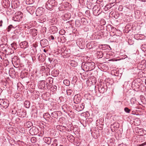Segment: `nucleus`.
I'll use <instances>...</instances> for the list:
<instances>
[{
	"instance_id": "2eb2a0df",
	"label": "nucleus",
	"mask_w": 146,
	"mask_h": 146,
	"mask_svg": "<svg viewBox=\"0 0 146 146\" xmlns=\"http://www.w3.org/2000/svg\"><path fill=\"white\" fill-rule=\"evenodd\" d=\"M44 11V9L42 7H39L37 9L36 12V14L37 16L43 15Z\"/></svg>"
},
{
	"instance_id": "cd10ccee",
	"label": "nucleus",
	"mask_w": 146,
	"mask_h": 146,
	"mask_svg": "<svg viewBox=\"0 0 146 146\" xmlns=\"http://www.w3.org/2000/svg\"><path fill=\"white\" fill-rule=\"evenodd\" d=\"M95 44L94 42H91L88 43L86 44V46L88 48H91L94 47V45Z\"/></svg>"
},
{
	"instance_id": "09e8293b",
	"label": "nucleus",
	"mask_w": 146,
	"mask_h": 146,
	"mask_svg": "<svg viewBox=\"0 0 146 146\" xmlns=\"http://www.w3.org/2000/svg\"><path fill=\"white\" fill-rule=\"evenodd\" d=\"M46 28L45 27H42L41 31L43 33H45L46 32Z\"/></svg>"
},
{
	"instance_id": "69168bd1",
	"label": "nucleus",
	"mask_w": 146,
	"mask_h": 146,
	"mask_svg": "<svg viewBox=\"0 0 146 146\" xmlns=\"http://www.w3.org/2000/svg\"><path fill=\"white\" fill-rule=\"evenodd\" d=\"M26 74L27 75H27H29V73H28L26 72Z\"/></svg>"
},
{
	"instance_id": "5fc2aeb1",
	"label": "nucleus",
	"mask_w": 146,
	"mask_h": 146,
	"mask_svg": "<svg viewBox=\"0 0 146 146\" xmlns=\"http://www.w3.org/2000/svg\"><path fill=\"white\" fill-rule=\"evenodd\" d=\"M53 58H48V60L49 62H50V63H51V62L53 60Z\"/></svg>"
},
{
	"instance_id": "ea45409f",
	"label": "nucleus",
	"mask_w": 146,
	"mask_h": 146,
	"mask_svg": "<svg viewBox=\"0 0 146 146\" xmlns=\"http://www.w3.org/2000/svg\"><path fill=\"white\" fill-rule=\"evenodd\" d=\"M1 40L3 43H7V37L5 36L3 37L2 38Z\"/></svg>"
},
{
	"instance_id": "338daca9",
	"label": "nucleus",
	"mask_w": 146,
	"mask_h": 146,
	"mask_svg": "<svg viewBox=\"0 0 146 146\" xmlns=\"http://www.w3.org/2000/svg\"><path fill=\"white\" fill-rule=\"evenodd\" d=\"M61 127H62V128H65V127H64V126H61Z\"/></svg>"
},
{
	"instance_id": "49530a36",
	"label": "nucleus",
	"mask_w": 146,
	"mask_h": 146,
	"mask_svg": "<svg viewBox=\"0 0 146 146\" xmlns=\"http://www.w3.org/2000/svg\"><path fill=\"white\" fill-rule=\"evenodd\" d=\"M51 29H54L55 32H57L58 31L57 28L56 26H52L51 27Z\"/></svg>"
},
{
	"instance_id": "aec40b11",
	"label": "nucleus",
	"mask_w": 146,
	"mask_h": 146,
	"mask_svg": "<svg viewBox=\"0 0 146 146\" xmlns=\"http://www.w3.org/2000/svg\"><path fill=\"white\" fill-rule=\"evenodd\" d=\"M43 117L44 118L46 121H49L51 118V119H53L51 115L47 113L43 114Z\"/></svg>"
},
{
	"instance_id": "bb28decb",
	"label": "nucleus",
	"mask_w": 146,
	"mask_h": 146,
	"mask_svg": "<svg viewBox=\"0 0 146 146\" xmlns=\"http://www.w3.org/2000/svg\"><path fill=\"white\" fill-rule=\"evenodd\" d=\"M31 33H32L33 36H35L37 35V30L35 29H31Z\"/></svg>"
},
{
	"instance_id": "423d86ee",
	"label": "nucleus",
	"mask_w": 146,
	"mask_h": 146,
	"mask_svg": "<svg viewBox=\"0 0 146 146\" xmlns=\"http://www.w3.org/2000/svg\"><path fill=\"white\" fill-rule=\"evenodd\" d=\"M84 107V104L82 103L81 104H76L73 106L74 109L78 111H80L83 110Z\"/></svg>"
},
{
	"instance_id": "9d476101",
	"label": "nucleus",
	"mask_w": 146,
	"mask_h": 146,
	"mask_svg": "<svg viewBox=\"0 0 146 146\" xmlns=\"http://www.w3.org/2000/svg\"><path fill=\"white\" fill-rule=\"evenodd\" d=\"M62 115V113L60 111H54L51 113V117L57 119L58 117Z\"/></svg>"
},
{
	"instance_id": "603ef678",
	"label": "nucleus",
	"mask_w": 146,
	"mask_h": 146,
	"mask_svg": "<svg viewBox=\"0 0 146 146\" xmlns=\"http://www.w3.org/2000/svg\"><path fill=\"white\" fill-rule=\"evenodd\" d=\"M49 38L50 40H53L54 39V38L53 36L51 35L49 37Z\"/></svg>"
},
{
	"instance_id": "6e6552de",
	"label": "nucleus",
	"mask_w": 146,
	"mask_h": 146,
	"mask_svg": "<svg viewBox=\"0 0 146 146\" xmlns=\"http://www.w3.org/2000/svg\"><path fill=\"white\" fill-rule=\"evenodd\" d=\"M9 101L7 100L0 99V105L3 108H7L9 106Z\"/></svg>"
},
{
	"instance_id": "e2e57ef3",
	"label": "nucleus",
	"mask_w": 146,
	"mask_h": 146,
	"mask_svg": "<svg viewBox=\"0 0 146 146\" xmlns=\"http://www.w3.org/2000/svg\"><path fill=\"white\" fill-rule=\"evenodd\" d=\"M143 1V2H146V0H142L141 1Z\"/></svg>"
},
{
	"instance_id": "c9c22d12",
	"label": "nucleus",
	"mask_w": 146,
	"mask_h": 146,
	"mask_svg": "<svg viewBox=\"0 0 146 146\" xmlns=\"http://www.w3.org/2000/svg\"><path fill=\"white\" fill-rule=\"evenodd\" d=\"M50 89L51 91H52L53 92H54L56 90L57 87L55 85L51 86Z\"/></svg>"
},
{
	"instance_id": "58836bf2",
	"label": "nucleus",
	"mask_w": 146,
	"mask_h": 146,
	"mask_svg": "<svg viewBox=\"0 0 146 146\" xmlns=\"http://www.w3.org/2000/svg\"><path fill=\"white\" fill-rule=\"evenodd\" d=\"M12 28H14L12 25H10L9 26L6 28V31L7 32H9Z\"/></svg>"
},
{
	"instance_id": "f8f14e48",
	"label": "nucleus",
	"mask_w": 146,
	"mask_h": 146,
	"mask_svg": "<svg viewBox=\"0 0 146 146\" xmlns=\"http://www.w3.org/2000/svg\"><path fill=\"white\" fill-rule=\"evenodd\" d=\"M38 131L37 128L35 127H33L30 129L29 132L32 135H35L38 133Z\"/></svg>"
},
{
	"instance_id": "412c9836",
	"label": "nucleus",
	"mask_w": 146,
	"mask_h": 146,
	"mask_svg": "<svg viewBox=\"0 0 146 146\" xmlns=\"http://www.w3.org/2000/svg\"><path fill=\"white\" fill-rule=\"evenodd\" d=\"M17 114L20 117H25L26 116V112L25 111L20 110V111L17 112Z\"/></svg>"
},
{
	"instance_id": "f257e3e1",
	"label": "nucleus",
	"mask_w": 146,
	"mask_h": 146,
	"mask_svg": "<svg viewBox=\"0 0 146 146\" xmlns=\"http://www.w3.org/2000/svg\"><path fill=\"white\" fill-rule=\"evenodd\" d=\"M95 64L93 62H82L81 68L84 71H90L95 68Z\"/></svg>"
},
{
	"instance_id": "774afa93",
	"label": "nucleus",
	"mask_w": 146,
	"mask_h": 146,
	"mask_svg": "<svg viewBox=\"0 0 146 146\" xmlns=\"http://www.w3.org/2000/svg\"><path fill=\"white\" fill-rule=\"evenodd\" d=\"M145 84L146 85V79L145 80Z\"/></svg>"
},
{
	"instance_id": "ddd939ff",
	"label": "nucleus",
	"mask_w": 146,
	"mask_h": 146,
	"mask_svg": "<svg viewBox=\"0 0 146 146\" xmlns=\"http://www.w3.org/2000/svg\"><path fill=\"white\" fill-rule=\"evenodd\" d=\"M81 100V97L80 95L77 94L75 95L73 101L74 103L76 104H78Z\"/></svg>"
},
{
	"instance_id": "13d9d810",
	"label": "nucleus",
	"mask_w": 146,
	"mask_h": 146,
	"mask_svg": "<svg viewBox=\"0 0 146 146\" xmlns=\"http://www.w3.org/2000/svg\"><path fill=\"white\" fill-rule=\"evenodd\" d=\"M118 146H126V145L123 144H121L119 145Z\"/></svg>"
},
{
	"instance_id": "4468645a",
	"label": "nucleus",
	"mask_w": 146,
	"mask_h": 146,
	"mask_svg": "<svg viewBox=\"0 0 146 146\" xmlns=\"http://www.w3.org/2000/svg\"><path fill=\"white\" fill-rule=\"evenodd\" d=\"M106 29L107 31L112 32L113 33H115L117 30L115 28L110 25H108L106 26Z\"/></svg>"
},
{
	"instance_id": "e433bc0d",
	"label": "nucleus",
	"mask_w": 146,
	"mask_h": 146,
	"mask_svg": "<svg viewBox=\"0 0 146 146\" xmlns=\"http://www.w3.org/2000/svg\"><path fill=\"white\" fill-rule=\"evenodd\" d=\"M9 73L10 74H12L11 75L13 76H15V70L13 69L10 70L9 71Z\"/></svg>"
},
{
	"instance_id": "72a5a7b5",
	"label": "nucleus",
	"mask_w": 146,
	"mask_h": 146,
	"mask_svg": "<svg viewBox=\"0 0 146 146\" xmlns=\"http://www.w3.org/2000/svg\"><path fill=\"white\" fill-rule=\"evenodd\" d=\"M25 125L27 127L29 128L33 125V123L31 121H28L26 122Z\"/></svg>"
},
{
	"instance_id": "2f4dec72",
	"label": "nucleus",
	"mask_w": 146,
	"mask_h": 146,
	"mask_svg": "<svg viewBox=\"0 0 146 146\" xmlns=\"http://www.w3.org/2000/svg\"><path fill=\"white\" fill-rule=\"evenodd\" d=\"M97 54L98 58H102L103 56V54L102 52H97Z\"/></svg>"
},
{
	"instance_id": "c85d7f7f",
	"label": "nucleus",
	"mask_w": 146,
	"mask_h": 146,
	"mask_svg": "<svg viewBox=\"0 0 146 146\" xmlns=\"http://www.w3.org/2000/svg\"><path fill=\"white\" fill-rule=\"evenodd\" d=\"M70 64L71 66L76 67L78 65V63L74 60H72L70 61Z\"/></svg>"
},
{
	"instance_id": "de8ad7c7",
	"label": "nucleus",
	"mask_w": 146,
	"mask_h": 146,
	"mask_svg": "<svg viewBox=\"0 0 146 146\" xmlns=\"http://www.w3.org/2000/svg\"><path fill=\"white\" fill-rule=\"evenodd\" d=\"M99 11H100V10H99L98 9H96L95 10H94V11L93 12V13H96V12H97L96 15H98L100 14L101 13V12H100L99 13H98V12Z\"/></svg>"
},
{
	"instance_id": "39448f33",
	"label": "nucleus",
	"mask_w": 146,
	"mask_h": 146,
	"mask_svg": "<svg viewBox=\"0 0 146 146\" xmlns=\"http://www.w3.org/2000/svg\"><path fill=\"white\" fill-rule=\"evenodd\" d=\"M77 45L81 49L84 48L85 46V41L83 40V39L79 38L77 39L76 40Z\"/></svg>"
},
{
	"instance_id": "f3484780",
	"label": "nucleus",
	"mask_w": 146,
	"mask_h": 146,
	"mask_svg": "<svg viewBox=\"0 0 146 146\" xmlns=\"http://www.w3.org/2000/svg\"><path fill=\"white\" fill-rule=\"evenodd\" d=\"M136 133H137L140 136H143L146 134V131L142 129H137Z\"/></svg>"
},
{
	"instance_id": "f704fd0d",
	"label": "nucleus",
	"mask_w": 146,
	"mask_h": 146,
	"mask_svg": "<svg viewBox=\"0 0 146 146\" xmlns=\"http://www.w3.org/2000/svg\"><path fill=\"white\" fill-rule=\"evenodd\" d=\"M3 2L4 3H5L4 5H5L7 7H9L10 5V2L8 0L4 1Z\"/></svg>"
},
{
	"instance_id": "6ab92c4d",
	"label": "nucleus",
	"mask_w": 146,
	"mask_h": 146,
	"mask_svg": "<svg viewBox=\"0 0 146 146\" xmlns=\"http://www.w3.org/2000/svg\"><path fill=\"white\" fill-rule=\"evenodd\" d=\"M26 9L29 13L32 15L35 12V8L34 7H27Z\"/></svg>"
},
{
	"instance_id": "4d7b16f0",
	"label": "nucleus",
	"mask_w": 146,
	"mask_h": 146,
	"mask_svg": "<svg viewBox=\"0 0 146 146\" xmlns=\"http://www.w3.org/2000/svg\"><path fill=\"white\" fill-rule=\"evenodd\" d=\"M64 106H62V110H63V111H64V112L65 113H67V112L64 109Z\"/></svg>"
},
{
	"instance_id": "3c124183",
	"label": "nucleus",
	"mask_w": 146,
	"mask_h": 146,
	"mask_svg": "<svg viewBox=\"0 0 146 146\" xmlns=\"http://www.w3.org/2000/svg\"><path fill=\"white\" fill-rule=\"evenodd\" d=\"M128 44L129 45H131L133 44L134 42L133 41H132L131 40H129L128 41Z\"/></svg>"
},
{
	"instance_id": "37998d69",
	"label": "nucleus",
	"mask_w": 146,
	"mask_h": 146,
	"mask_svg": "<svg viewBox=\"0 0 146 146\" xmlns=\"http://www.w3.org/2000/svg\"><path fill=\"white\" fill-rule=\"evenodd\" d=\"M44 69L45 71L47 73L49 72L50 71V68L48 67H46V68H45L44 66H42V69Z\"/></svg>"
},
{
	"instance_id": "7ed1b4c3",
	"label": "nucleus",
	"mask_w": 146,
	"mask_h": 146,
	"mask_svg": "<svg viewBox=\"0 0 146 146\" xmlns=\"http://www.w3.org/2000/svg\"><path fill=\"white\" fill-rule=\"evenodd\" d=\"M57 4V2L55 0H48L46 3V7L48 10H52Z\"/></svg>"
},
{
	"instance_id": "7c9ffc66",
	"label": "nucleus",
	"mask_w": 146,
	"mask_h": 146,
	"mask_svg": "<svg viewBox=\"0 0 146 146\" xmlns=\"http://www.w3.org/2000/svg\"><path fill=\"white\" fill-rule=\"evenodd\" d=\"M53 78L51 77H49L46 79L47 82L49 84L52 85V84L53 83Z\"/></svg>"
},
{
	"instance_id": "393cba45",
	"label": "nucleus",
	"mask_w": 146,
	"mask_h": 146,
	"mask_svg": "<svg viewBox=\"0 0 146 146\" xmlns=\"http://www.w3.org/2000/svg\"><path fill=\"white\" fill-rule=\"evenodd\" d=\"M113 4V3H111L107 4L106 5L104 8V10L105 11H107L110 9L112 6L114 5H112V4Z\"/></svg>"
},
{
	"instance_id": "1a4fd4ad",
	"label": "nucleus",
	"mask_w": 146,
	"mask_h": 146,
	"mask_svg": "<svg viewBox=\"0 0 146 146\" xmlns=\"http://www.w3.org/2000/svg\"><path fill=\"white\" fill-rule=\"evenodd\" d=\"M139 83L137 82H136L135 81H133L132 83L131 87L133 90L136 91H138L140 90L139 88L140 86L139 84Z\"/></svg>"
},
{
	"instance_id": "f03ea898",
	"label": "nucleus",
	"mask_w": 146,
	"mask_h": 146,
	"mask_svg": "<svg viewBox=\"0 0 146 146\" xmlns=\"http://www.w3.org/2000/svg\"><path fill=\"white\" fill-rule=\"evenodd\" d=\"M38 86L39 89L42 90L44 92H46L50 89L51 85L46 82L44 80H42L38 82Z\"/></svg>"
},
{
	"instance_id": "79ce46f5",
	"label": "nucleus",
	"mask_w": 146,
	"mask_h": 146,
	"mask_svg": "<svg viewBox=\"0 0 146 146\" xmlns=\"http://www.w3.org/2000/svg\"><path fill=\"white\" fill-rule=\"evenodd\" d=\"M52 146H57V142L56 139H54L53 141V143L52 144Z\"/></svg>"
},
{
	"instance_id": "4c0bfd02",
	"label": "nucleus",
	"mask_w": 146,
	"mask_h": 146,
	"mask_svg": "<svg viewBox=\"0 0 146 146\" xmlns=\"http://www.w3.org/2000/svg\"><path fill=\"white\" fill-rule=\"evenodd\" d=\"M64 84L66 86H68L70 84V81L67 80H65L63 81Z\"/></svg>"
},
{
	"instance_id": "a878e982",
	"label": "nucleus",
	"mask_w": 146,
	"mask_h": 146,
	"mask_svg": "<svg viewBox=\"0 0 146 146\" xmlns=\"http://www.w3.org/2000/svg\"><path fill=\"white\" fill-rule=\"evenodd\" d=\"M7 47V43H3L0 45V48H2V50L4 51H6Z\"/></svg>"
},
{
	"instance_id": "20e7f679",
	"label": "nucleus",
	"mask_w": 146,
	"mask_h": 146,
	"mask_svg": "<svg viewBox=\"0 0 146 146\" xmlns=\"http://www.w3.org/2000/svg\"><path fill=\"white\" fill-rule=\"evenodd\" d=\"M22 17V13L19 11L15 13V16L13 17V20L15 21H19Z\"/></svg>"
},
{
	"instance_id": "b1692460",
	"label": "nucleus",
	"mask_w": 146,
	"mask_h": 146,
	"mask_svg": "<svg viewBox=\"0 0 146 146\" xmlns=\"http://www.w3.org/2000/svg\"><path fill=\"white\" fill-rule=\"evenodd\" d=\"M59 74V70H57L54 69L51 72L52 75L54 77L57 76Z\"/></svg>"
},
{
	"instance_id": "0e129e2a",
	"label": "nucleus",
	"mask_w": 146,
	"mask_h": 146,
	"mask_svg": "<svg viewBox=\"0 0 146 146\" xmlns=\"http://www.w3.org/2000/svg\"><path fill=\"white\" fill-rule=\"evenodd\" d=\"M35 51L34 52L35 53V52H36H36H37V50L36 49V48L35 47Z\"/></svg>"
},
{
	"instance_id": "bf43d9fd",
	"label": "nucleus",
	"mask_w": 146,
	"mask_h": 146,
	"mask_svg": "<svg viewBox=\"0 0 146 146\" xmlns=\"http://www.w3.org/2000/svg\"><path fill=\"white\" fill-rule=\"evenodd\" d=\"M120 9H121L120 10V11H121V10H122L121 9H122V6H119V9L120 10Z\"/></svg>"
},
{
	"instance_id": "864d4df0",
	"label": "nucleus",
	"mask_w": 146,
	"mask_h": 146,
	"mask_svg": "<svg viewBox=\"0 0 146 146\" xmlns=\"http://www.w3.org/2000/svg\"><path fill=\"white\" fill-rule=\"evenodd\" d=\"M12 114H15L17 113V111L15 110H13L12 111Z\"/></svg>"
},
{
	"instance_id": "c03bdc74",
	"label": "nucleus",
	"mask_w": 146,
	"mask_h": 146,
	"mask_svg": "<svg viewBox=\"0 0 146 146\" xmlns=\"http://www.w3.org/2000/svg\"><path fill=\"white\" fill-rule=\"evenodd\" d=\"M124 110L127 113H130L131 110L129 109L127 107H125L124 108Z\"/></svg>"
},
{
	"instance_id": "473e14b6",
	"label": "nucleus",
	"mask_w": 146,
	"mask_h": 146,
	"mask_svg": "<svg viewBox=\"0 0 146 146\" xmlns=\"http://www.w3.org/2000/svg\"><path fill=\"white\" fill-rule=\"evenodd\" d=\"M81 23L83 25H86L88 23L87 20L84 18L81 19Z\"/></svg>"
},
{
	"instance_id": "5701e85b",
	"label": "nucleus",
	"mask_w": 146,
	"mask_h": 146,
	"mask_svg": "<svg viewBox=\"0 0 146 146\" xmlns=\"http://www.w3.org/2000/svg\"><path fill=\"white\" fill-rule=\"evenodd\" d=\"M43 140L45 143L48 145L50 144L51 141V139L50 137H44Z\"/></svg>"
},
{
	"instance_id": "9b49d317",
	"label": "nucleus",
	"mask_w": 146,
	"mask_h": 146,
	"mask_svg": "<svg viewBox=\"0 0 146 146\" xmlns=\"http://www.w3.org/2000/svg\"><path fill=\"white\" fill-rule=\"evenodd\" d=\"M36 17L37 21L40 23H43L46 20V17L43 15L38 16Z\"/></svg>"
},
{
	"instance_id": "a19ab883",
	"label": "nucleus",
	"mask_w": 146,
	"mask_h": 146,
	"mask_svg": "<svg viewBox=\"0 0 146 146\" xmlns=\"http://www.w3.org/2000/svg\"><path fill=\"white\" fill-rule=\"evenodd\" d=\"M66 92L68 95H70L72 94L73 91L71 89H68L66 90Z\"/></svg>"
},
{
	"instance_id": "a211bd4d",
	"label": "nucleus",
	"mask_w": 146,
	"mask_h": 146,
	"mask_svg": "<svg viewBox=\"0 0 146 146\" xmlns=\"http://www.w3.org/2000/svg\"><path fill=\"white\" fill-rule=\"evenodd\" d=\"M20 46L22 48H25L29 46L28 43L26 41L22 42L20 44Z\"/></svg>"
},
{
	"instance_id": "0eeeda50",
	"label": "nucleus",
	"mask_w": 146,
	"mask_h": 146,
	"mask_svg": "<svg viewBox=\"0 0 146 146\" xmlns=\"http://www.w3.org/2000/svg\"><path fill=\"white\" fill-rule=\"evenodd\" d=\"M107 90V86L106 84H100L98 88L99 92L101 93H104Z\"/></svg>"
},
{
	"instance_id": "4be33fe9",
	"label": "nucleus",
	"mask_w": 146,
	"mask_h": 146,
	"mask_svg": "<svg viewBox=\"0 0 146 146\" xmlns=\"http://www.w3.org/2000/svg\"><path fill=\"white\" fill-rule=\"evenodd\" d=\"M119 124L117 122H115L114 123L111 124V130H113V128H114V130H115V129L116 130L119 127Z\"/></svg>"
},
{
	"instance_id": "8fccbe9b",
	"label": "nucleus",
	"mask_w": 146,
	"mask_h": 146,
	"mask_svg": "<svg viewBox=\"0 0 146 146\" xmlns=\"http://www.w3.org/2000/svg\"><path fill=\"white\" fill-rule=\"evenodd\" d=\"M75 24L76 25H77V26L78 27L79 26H80V21L78 20H76L75 22Z\"/></svg>"
},
{
	"instance_id": "6e6d98bb",
	"label": "nucleus",
	"mask_w": 146,
	"mask_h": 146,
	"mask_svg": "<svg viewBox=\"0 0 146 146\" xmlns=\"http://www.w3.org/2000/svg\"><path fill=\"white\" fill-rule=\"evenodd\" d=\"M3 21L1 20L0 21V27H2Z\"/></svg>"
},
{
	"instance_id": "a18cd8bd",
	"label": "nucleus",
	"mask_w": 146,
	"mask_h": 146,
	"mask_svg": "<svg viewBox=\"0 0 146 146\" xmlns=\"http://www.w3.org/2000/svg\"><path fill=\"white\" fill-rule=\"evenodd\" d=\"M31 141L32 143H35L36 141V139L35 137H32L31 139Z\"/></svg>"
},
{
	"instance_id": "dca6fc26",
	"label": "nucleus",
	"mask_w": 146,
	"mask_h": 146,
	"mask_svg": "<svg viewBox=\"0 0 146 146\" xmlns=\"http://www.w3.org/2000/svg\"><path fill=\"white\" fill-rule=\"evenodd\" d=\"M40 44L42 47H44L48 45L49 42L47 39H44L40 40Z\"/></svg>"
},
{
	"instance_id": "680f3d73",
	"label": "nucleus",
	"mask_w": 146,
	"mask_h": 146,
	"mask_svg": "<svg viewBox=\"0 0 146 146\" xmlns=\"http://www.w3.org/2000/svg\"><path fill=\"white\" fill-rule=\"evenodd\" d=\"M18 6V5H14L15 7L16 8Z\"/></svg>"
},
{
	"instance_id": "052dcab7",
	"label": "nucleus",
	"mask_w": 146,
	"mask_h": 146,
	"mask_svg": "<svg viewBox=\"0 0 146 146\" xmlns=\"http://www.w3.org/2000/svg\"><path fill=\"white\" fill-rule=\"evenodd\" d=\"M48 51V50H46L45 49H44L43 50V51L45 52H47Z\"/></svg>"
},
{
	"instance_id": "c756f323",
	"label": "nucleus",
	"mask_w": 146,
	"mask_h": 146,
	"mask_svg": "<svg viewBox=\"0 0 146 146\" xmlns=\"http://www.w3.org/2000/svg\"><path fill=\"white\" fill-rule=\"evenodd\" d=\"M24 105L26 108H28L30 106V102L26 100L24 102Z\"/></svg>"
}]
</instances>
